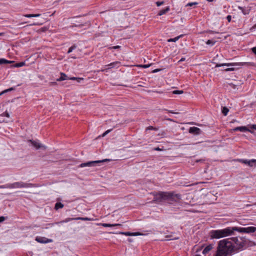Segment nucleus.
I'll use <instances>...</instances> for the list:
<instances>
[{
	"label": "nucleus",
	"instance_id": "40",
	"mask_svg": "<svg viewBox=\"0 0 256 256\" xmlns=\"http://www.w3.org/2000/svg\"><path fill=\"white\" fill-rule=\"evenodd\" d=\"M226 19L228 22H230L231 21V19H232L231 16H230V15L228 16H226Z\"/></svg>",
	"mask_w": 256,
	"mask_h": 256
},
{
	"label": "nucleus",
	"instance_id": "32",
	"mask_svg": "<svg viewBox=\"0 0 256 256\" xmlns=\"http://www.w3.org/2000/svg\"><path fill=\"white\" fill-rule=\"evenodd\" d=\"M74 218H67L65 220H64L63 221H62L60 222V223H62V222H70V221L72 220H75Z\"/></svg>",
	"mask_w": 256,
	"mask_h": 256
},
{
	"label": "nucleus",
	"instance_id": "59",
	"mask_svg": "<svg viewBox=\"0 0 256 256\" xmlns=\"http://www.w3.org/2000/svg\"><path fill=\"white\" fill-rule=\"evenodd\" d=\"M210 32H212V33H214V31H210Z\"/></svg>",
	"mask_w": 256,
	"mask_h": 256
},
{
	"label": "nucleus",
	"instance_id": "28",
	"mask_svg": "<svg viewBox=\"0 0 256 256\" xmlns=\"http://www.w3.org/2000/svg\"><path fill=\"white\" fill-rule=\"evenodd\" d=\"M215 43H216V42H215V41H214V40H208L206 42V44H210V45H211V46H213V45H214V44Z\"/></svg>",
	"mask_w": 256,
	"mask_h": 256
},
{
	"label": "nucleus",
	"instance_id": "39",
	"mask_svg": "<svg viewBox=\"0 0 256 256\" xmlns=\"http://www.w3.org/2000/svg\"><path fill=\"white\" fill-rule=\"evenodd\" d=\"M120 48V46H114L111 47L110 48V49H118V48Z\"/></svg>",
	"mask_w": 256,
	"mask_h": 256
},
{
	"label": "nucleus",
	"instance_id": "60",
	"mask_svg": "<svg viewBox=\"0 0 256 256\" xmlns=\"http://www.w3.org/2000/svg\"><path fill=\"white\" fill-rule=\"evenodd\" d=\"M168 240H174V239H168Z\"/></svg>",
	"mask_w": 256,
	"mask_h": 256
},
{
	"label": "nucleus",
	"instance_id": "35",
	"mask_svg": "<svg viewBox=\"0 0 256 256\" xmlns=\"http://www.w3.org/2000/svg\"><path fill=\"white\" fill-rule=\"evenodd\" d=\"M112 130H108L104 132L102 134V136L104 137L105 136L108 134L110 132H111Z\"/></svg>",
	"mask_w": 256,
	"mask_h": 256
},
{
	"label": "nucleus",
	"instance_id": "16",
	"mask_svg": "<svg viewBox=\"0 0 256 256\" xmlns=\"http://www.w3.org/2000/svg\"><path fill=\"white\" fill-rule=\"evenodd\" d=\"M172 194V192H171ZM173 194V196L172 197H171L170 198L169 200H173V199H174L175 198H176V200H180L181 198V195L180 194H174L172 193Z\"/></svg>",
	"mask_w": 256,
	"mask_h": 256
},
{
	"label": "nucleus",
	"instance_id": "31",
	"mask_svg": "<svg viewBox=\"0 0 256 256\" xmlns=\"http://www.w3.org/2000/svg\"><path fill=\"white\" fill-rule=\"evenodd\" d=\"M229 86L233 89L238 88H237L238 86L232 83L229 84Z\"/></svg>",
	"mask_w": 256,
	"mask_h": 256
},
{
	"label": "nucleus",
	"instance_id": "58",
	"mask_svg": "<svg viewBox=\"0 0 256 256\" xmlns=\"http://www.w3.org/2000/svg\"><path fill=\"white\" fill-rule=\"evenodd\" d=\"M214 0H208V2H212Z\"/></svg>",
	"mask_w": 256,
	"mask_h": 256
},
{
	"label": "nucleus",
	"instance_id": "36",
	"mask_svg": "<svg viewBox=\"0 0 256 256\" xmlns=\"http://www.w3.org/2000/svg\"><path fill=\"white\" fill-rule=\"evenodd\" d=\"M146 130H157V128H154L152 126H150L148 128H146Z\"/></svg>",
	"mask_w": 256,
	"mask_h": 256
},
{
	"label": "nucleus",
	"instance_id": "42",
	"mask_svg": "<svg viewBox=\"0 0 256 256\" xmlns=\"http://www.w3.org/2000/svg\"><path fill=\"white\" fill-rule=\"evenodd\" d=\"M49 84L50 86H54V85L56 84V82H50Z\"/></svg>",
	"mask_w": 256,
	"mask_h": 256
},
{
	"label": "nucleus",
	"instance_id": "20",
	"mask_svg": "<svg viewBox=\"0 0 256 256\" xmlns=\"http://www.w3.org/2000/svg\"><path fill=\"white\" fill-rule=\"evenodd\" d=\"M12 61L8 60L4 58L0 59V64H10L12 63Z\"/></svg>",
	"mask_w": 256,
	"mask_h": 256
},
{
	"label": "nucleus",
	"instance_id": "5",
	"mask_svg": "<svg viewBox=\"0 0 256 256\" xmlns=\"http://www.w3.org/2000/svg\"><path fill=\"white\" fill-rule=\"evenodd\" d=\"M110 159H104L100 160H95V161H91L85 163H82L80 164V167L83 168L85 166H96V164L104 162H106L110 161Z\"/></svg>",
	"mask_w": 256,
	"mask_h": 256
},
{
	"label": "nucleus",
	"instance_id": "43",
	"mask_svg": "<svg viewBox=\"0 0 256 256\" xmlns=\"http://www.w3.org/2000/svg\"><path fill=\"white\" fill-rule=\"evenodd\" d=\"M252 52L256 55V47H254L252 48Z\"/></svg>",
	"mask_w": 256,
	"mask_h": 256
},
{
	"label": "nucleus",
	"instance_id": "33",
	"mask_svg": "<svg viewBox=\"0 0 256 256\" xmlns=\"http://www.w3.org/2000/svg\"><path fill=\"white\" fill-rule=\"evenodd\" d=\"M74 219L76 220H89V218H80V217L76 218Z\"/></svg>",
	"mask_w": 256,
	"mask_h": 256
},
{
	"label": "nucleus",
	"instance_id": "24",
	"mask_svg": "<svg viewBox=\"0 0 256 256\" xmlns=\"http://www.w3.org/2000/svg\"><path fill=\"white\" fill-rule=\"evenodd\" d=\"M172 94H180L184 93V91L182 90H175L172 92Z\"/></svg>",
	"mask_w": 256,
	"mask_h": 256
},
{
	"label": "nucleus",
	"instance_id": "30",
	"mask_svg": "<svg viewBox=\"0 0 256 256\" xmlns=\"http://www.w3.org/2000/svg\"><path fill=\"white\" fill-rule=\"evenodd\" d=\"M76 48V46H75V45H74L72 46L71 47H70L68 49V53H70L71 52L74 50Z\"/></svg>",
	"mask_w": 256,
	"mask_h": 256
},
{
	"label": "nucleus",
	"instance_id": "2",
	"mask_svg": "<svg viewBox=\"0 0 256 256\" xmlns=\"http://www.w3.org/2000/svg\"><path fill=\"white\" fill-rule=\"evenodd\" d=\"M256 230V228L254 226H249L247 228L236 226L228 227L222 230H212L210 232V235L212 238L218 239L234 235L235 231L238 232L240 233H250L254 232Z\"/></svg>",
	"mask_w": 256,
	"mask_h": 256
},
{
	"label": "nucleus",
	"instance_id": "21",
	"mask_svg": "<svg viewBox=\"0 0 256 256\" xmlns=\"http://www.w3.org/2000/svg\"><path fill=\"white\" fill-rule=\"evenodd\" d=\"M236 64L228 63V64H216V67H220L224 66H236Z\"/></svg>",
	"mask_w": 256,
	"mask_h": 256
},
{
	"label": "nucleus",
	"instance_id": "15",
	"mask_svg": "<svg viewBox=\"0 0 256 256\" xmlns=\"http://www.w3.org/2000/svg\"><path fill=\"white\" fill-rule=\"evenodd\" d=\"M170 10V8L168 6L166 7L165 9L160 10L158 14L159 16H162L164 14H165L166 12H168Z\"/></svg>",
	"mask_w": 256,
	"mask_h": 256
},
{
	"label": "nucleus",
	"instance_id": "56",
	"mask_svg": "<svg viewBox=\"0 0 256 256\" xmlns=\"http://www.w3.org/2000/svg\"><path fill=\"white\" fill-rule=\"evenodd\" d=\"M2 35H3V33H0V36H2Z\"/></svg>",
	"mask_w": 256,
	"mask_h": 256
},
{
	"label": "nucleus",
	"instance_id": "10",
	"mask_svg": "<svg viewBox=\"0 0 256 256\" xmlns=\"http://www.w3.org/2000/svg\"><path fill=\"white\" fill-rule=\"evenodd\" d=\"M120 62H115L112 63H110V64L106 65V67H108V68H118L120 66Z\"/></svg>",
	"mask_w": 256,
	"mask_h": 256
},
{
	"label": "nucleus",
	"instance_id": "3",
	"mask_svg": "<svg viewBox=\"0 0 256 256\" xmlns=\"http://www.w3.org/2000/svg\"><path fill=\"white\" fill-rule=\"evenodd\" d=\"M33 186V184L30 183L24 182H16L13 184H7L6 185L0 186V188H30Z\"/></svg>",
	"mask_w": 256,
	"mask_h": 256
},
{
	"label": "nucleus",
	"instance_id": "45",
	"mask_svg": "<svg viewBox=\"0 0 256 256\" xmlns=\"http://www.w3.org/2000/svg\"><path fill=\"white\" fill-rule=\"evenodd\" d=\"M38 242H40V243L45 244V243H47V242H50V241H38Z\"/></svg>",
	"mask_w": 256,
	"mask_h": 256
},
{
	"label": "nucleus",
	"instance_id": "48",
	"mask_svg": "<svg viewBox=\"0 0 256 256\" xmlns=\"http://www.w3.org/2000/svg\"><path fill=\"white\" fill-rule=\"evenodd\" d=\"M185 58H182L179 61H178V62H183L184 60H185Z\"/></svg>",
	"mask_w": 256,
	"mask_h": 256
},
{
	"label": "nucleus",
	"instance_id": "50",
	"mask_svg": "<svg viewBox=\"0 0 256 256\" xmlns=\"http://www.w3.org/2000/svg\"><path fill=\"white\" fill-rule=\"evenodd\" d=\"M40 24L38 23H34L32 24H30V26H36V25H39Z\"/></svg>",
	"mask_w": 256,
	"mask_h": 256
},
{
	"label": "nucleus",
	"instance_id": "1",
	"mask_svg": "<svg viewBox=\"0 0 256 256\" xmlns=\"http://www.w3.org/2000/svg\"><path fill=\"white\" fill-rule=\"evenodd\" d=\"M253 241H220L216 254L214 256H227L238 250L256 246Z\"/></svg>",
	"mask_w": 256,
	"mask_h": 256
},
{
	"label": "nucleus",
	"instance_id": "22",
	"mask_svg": "<svg viewBox=\"0 0 256 256\" xmlns=\"http://www.w3.org/2000/svg\"><path fill=\"white\" fill-rule=\"evenodd\" d=\"M64 207V204H62L61 202H57L55 204V209L58 210L59 208H62Z\"/></svg>",
	"mask_w": 256,
	"mask_h": 256
},
{
	"label": "nucleus",
	"instance_id": "37",
	"mask_svg": "<svg viewBox=\"0 0 256 256\" xmlns=\"http://www.w3.org/2000/svg\"><path fill=\"white\" fill-rule=\"evenodd\" d=\"M150 65H151L150 64H144V65H141L140 66L142 67L143 68H148L150 66Z\"/></svg>",
	"mask_w": 256,
	"mask_h": 256
},
{
	"label": "nucleus",
	"instance_id": "6",
	"mask_svg": "<svg viewBox=\"0 0 256 256\" xmlns=\"http://www.w3.org/2000/svg\"><path fill=\"white\" fill-rule=\"evenodd\" d=\"M242 164L248 165L250 167H253L256 166V160L252 159L250 160L240 159L238 160Z\"/></svg>",
	"mask_w": 256,
	"mask_h": 256
},
{
	"label": "nucleus",
	"instance_id": "55",
	"mask_svg": "<svg viewBox=\"0 0 256 256\" xmlns=\"http://www.w3.org/2000/svg\"><path fill=\"white\" fill-rule=\"evenodd\" d=\"M40 240V238H36V240Z\"/></svg>",
	"mask_w": 256,
	"mask_h": 256
},
{
	"label": "nucleus",
	"instance_id": "47",
	"mask_svg": "<svg viewBox=\"0 0 256 256\" xmlns=\"http://www.w3.org/2000/svg\"><path fill=\"white\" fill-rule=\"evenodd\" d=\"M154 150H158V151H160V150H162V149L158 147V148H154Z\"/></svg>",
	"mask_w": 256,
	"mask_h": 256
},
{
	"label": "nucleus",
	"instance_id": "9",
	"mask_svg": "<svg viewBox=\"0 0 256 256\" xmlns=\"http://www.w3.org/2000/svg\"><path fill=\"white\" fill-rule=\"evenodd\" d=\"M6 116L7 118H10V114L7 112H5L0 115V122H8V120L6 119H2V117Z\"/></svg>",
	"mask_w": 256,
	"mask_h": 256
},
{
	"label": "nucleus",
	"instance_id": "19",
	"mask_svg": "<svg viewBox=\"0 0 256 256\" xmlns=\"http://www.w3.org/2000/svg\"><path fill=\"white\" fill-rule=\"evenodd\" d=\"M182 35H180L178 36H176L174 38H170L168 40V42H176L180 38H181Z\"/></svg>",
	"mask_w": 256,
	"mask_h": 256
},
{
	"label": "nucleus",
	"instance_id": "54",
	"mask_svg": "<svg viewBox=\"0 0 256 256\" xmlns=\"http://www.w3.org/2000/svg\"><path fill=\"white\" fill-rule=\"evenodd\" d=\"M247 64L246 62L242 63V64H241V65H242V66H244V64Z\"/></svg>",
	"mask_w": 256,
	"mask_h": 256
},
{
	"label": "nucleus",
	"instance_id": "51",
	"mask_svg": "<svg viewBox=\"0 0 256 256\" xmlns=\"http://www.w3.org/2000/svg\"><path fill=\"white\" fill-rule=\"evenodd\" d=\"M256 24H254L251 28L250 30H252L253 29H256Z\"/></svg>",
	"mask_w": 256,
	"mask_h": 256
},
{
	"label": "nucleus",
	"instance_id": "26",
	"mask_svg": "<svg viewBox=\"0 0 256 256\" xmlns=\"http://www.w3.org/2000/svg\"><path fill=\"white\" fill-rule=\"evenodd\" d=\"M68 80H77L78 82H80L82 80H83V78H76V77H72L70 78H68Z\"/></svg>",
	"mask_w": 256,
	"mask_h": 256
},
{
	"label": "nucleus",
	"instance_id": "53",
	"mask_svg": "<svg viewBox=\"0 0 256 256\" xmlns=\"http://www.w3.org/2000/svg\"><path fill=\"white\" fill-rule=\"evenodd\" d=\"M168 120H169V121H170V122H174L172 119L171 118H167L166 119Z\"/></svg>",
	"mask_w": 256,
	"mask_h": 256
},
{
	"label": "nucleus",
	"instance_id": "13",
	"mask_svg": "<svg viewBox=\"0 0 256 256\" xmlns=\"http://www.w3.org/2000/svg\"><path fill=\"white\" fill-rule=\"evenodd\" d=\"M122 234H124L126 236H136L144 234H142L138 232H122Z\"/></svg>",
	"mask_w": 256,
	"mask_h": 256
},
{
	"label": "nucleus",
	"instance_id": "41",
	"mask_svg": "<svg viewBox=\"0 0 256 256\" xmlns=\"http://www.w3.org/2000/svg\"><path fill=\"white\" fill-rule=\"evenodd\" d=\"M5 220V218L4 216H0V222H2Z\"/></svg>",
	"mask_w": 256,
	"mask_h": 256
},
{
	"label": "nucleus",
	"instance_id": "52",
	"mask_svg": "<svg viewBox=\"0 0 256 256\" xmlns=\"http://www.w3.org/2000/svg\"><path fill=\"white\" fill-rule=\"evenodd\" d=\"M160 70L159 69H156V70H153V72H159Z\"/></svg>",
	"mask_w": 256,
	"mask_h": 256
},
{
	"label": "nucleus",
	"instance_id": "8",
	"mask_svg": "<svg viewBox=\"0 0 256 256\" xmlns=\"http://www.w3.org/2000/svg\"><path fill=\"white\" fill-rule=\"evenodd\" d=\"M200 130L197 127H191L189 129V132L194 134H200Z\"/></svg>",
	"mask_w": 256,
	"mask_h": 256
},
{
	"label": "nucleus",
	"instance_id": "62",
	"mask_svg": "<svg viewBox=\"0 0 256 256\" xmlns=\"http://www.w3.org/2000/svg\"><path fill=\"white\" fill-rule=\"evenodd\" d=\"M138 86H142V84L138 85Z\"/></svg>",
	"mask_w": 256,
	"mask_h": 256
},
{
	"label": "nucleus",
	"instance_id": "57",
	"mask_svg": "<svg viewBox=\"0 0 256 256\" xmlns=\"http://www.w3.org/2000/svg\"><path fill=\"white\" fill-rule=\"evenodd\" d=\"M2 35H3V33H0V36H2Z\"/></svg>",
	"mask_w": 256,
	"mask_h": 256
},
{
	"label": "nucleus",
	"instance_id": "25",
	"mask_svg": "<svg viewBox=\"0 0 256 256\" xmlns=\"http://www.w3.org/2000/svg\"><path fill=\"white\" fill-rule=\"evenodd\" d=\"M228 111V109L226 107H224L222 109V112L224 116H226Z\"/></svg>",
	"mask_w": 256,
	"mask_h": 256
},
{
	"label": "nucleus",
	"instance_id": "12",
	"mask_svg": "<svg viewBox=\"0 0 256 256\" xmlns=\"http://www.w3.org/2000/svg\"><path fill=\"white\" fill-rule=\"evenodd\" d=\"M68 77L63 72H60V77L56 80L57 81L60 82L68 79Z\"/></svg>",
	"mask_w": 256,
	"mask_h": 256
},
{
	"label": "nucleus",
	"instance_id": "14",
	"mask_svg": "<svg viewBox=\"0 0 256 256\" xmlns=\"http://www.w3.org/2000/svg\"><path fill=\"white\" fill-rule=\"evenodd\" d=\"M212 248V244H210L206 246L204 250H203V254H206L208 253L209 251H210Z\"/></svg>",
	"mask_w": 256,
	"mask_h": 256
},
{
	"label": "nucleus",
	"instance_id": "38",
	"mask_svg": "<svg viewBox=\"0 0 256 256\" xmlns=\"http://www.w3.org/2000/svg\"><path fill=\"white\" fill-rule=\"evenodd\" d=\"M163 4H164V2H162H162H156V4L157 6H158L162 5Z\"/></svg>",
	"mask_w": 256,
	"mask_h": 256
},
{
	"label": "nucleus",
	"instance_id": "29",
	"mask_svg": "<svg viewBox=\"0 0 256 256\" xmlns=\"http://www.w3.org/2000/svg\"><path fill=\"white\" fill-rule=\"evenodd\" d=\"M14 90V88H10L8 89H7V90H4L3 92H2L0 93V96L2 95L3 94L5 93V92H10L12 90Z\"/></svg>",
	"mask_w": 256,
	"mask_h": 256
},
{
	"label": "nucleus",
	"instance_id": "17",
	"mask_svg": "<svg viewBox=\"0 0 256 256\" xmlns=\"http://www.w3.org/2000/svg\"><path fill=\"white\" fill-rule=\"evenodd\" d=\"M238 8L242 10V14L244 15L248 14H249L250 10H245L244 8L238 6Z\"/></svg>",
	"mask_w": 256,
	"mask_h": 256
},
{
	"label": "nucleus",
	"instance_id": "46",
	"mask_svg": "<svg viewBox=\"0 0 256 256\" xmlns=\"http://www.w3.org/2000/svg\"><path fill=\"white\" fill-rule=\"evenodd\" d=\"M251 128L256 130V124H253L251 126Z\"/></svg>",
	"mask_w": 256,
	"mask_h": 256
},
{
	"label": "nucleus",
	"instance_id": "7",
	"mask_svg": "<svg viewBox=\"0 0 256 256\" xmlns=\"http://www.w3.org/2000/svg\"><path fill=\"white\" fill-rule=\"evenodd\" d=\"M29 142L36 149H39L40 148H43L44 150L46 149V146L42 145L37 141L30 140Z\"/></svg>",
	"mask_w": 256,
	"mask_h": 256
},
{
	"label": "nucleus",
	"instance_id": "44",
	"mask_svg": "<svg viewBox=\"0 0 256 256\" xmlns=\"http://www.w3.org/2000/svg\"><path fill=\"white\" fill-rule=\"evenodd\" d=\"M226 71H232V70H234V68H226Z\"/></svg>",
	"mask_w": 256,
	"mask_h": 256
},
{
	"label": "nucleus",
	"instance_id": "63",
	"mask_svg": "<svg viewBox=\"0 0 256 256\" xmlns=\"http://www.w3.org/2000/svg\"><path fill=\"white\" fill-rule=\"evenodd\" d=\"M224 240H228V239H224Z\"/></svg>",
	"mask_w": 256,
	"mask_h": 256
},
{
	"label": "nucleus",
	"instance_id": "27",
	"mask_svg": "<svg viewBox=\"0 0 256 256\" xmlns=\"http://www.w3.org/2000/svg\"><path fill=\"white\" fill-rule=\"evenodd\" d=\"M198 4L196 2H189L186 4V6H196Z\"/></svg>",
	"mask_w": 256,
	"mask_h": 256
},
{
	"label": "nucleus",
	"instance_id": "18",
	"mask_svg": "<svg viewBox=\"0 0 256 256\" xmlns=\"http://www.w3.org/2000/svg\"><path fill=\"white\" fill-rule=\"evenodd\" d=\"M40 14H25L24 16L26 18H36L40 16Z\"/></svg>",
	"mask_w": 256,
	"mask_h": 256
},
{
	"label": "nucleus",
	"instance_id": "49",
	"mask_svg": "<svg viewBox=\"0 0 256 256\" xmlns=\"http://www.w3.org/2000/svg\"><path fill=\"white\" fill-rule=\"evenodd\" d=\"M169 112L172 113V114H178V112H174L171 111V110L169 111Z\"/></svg>",
	"mask_w": 256,
	"mask_h": 256
},
{
	"label": "nucleus",
	"instance_id": "23",
	"mask_svg": "<svg viewBox=\"0 0 256 256\" xmlns=\"http://www.w3.org/2000/svg\"><path fill=\"white\" fill-rule=\"evenodd\" d=\"M102 226L104 227H111V226H120V224H103Z\"/></svg>",
	"mask_w": 256,
	"mask_h": 256
},
{
	"label": "nucleus",
	"instance_id": "4",
	"mask_svg": "<svg viewBox=\"0 0 256 256\" xmlns=\"http://www.w3.org/2000/svg\"><path fill=\"white\" fill-rule=\"evenodd\" d=\"M173 194L167 192H160L154 195L153 201L156 202H162L164 200H169L170 198L172 197Z\"/></svg>",
	"mask_w": 256,
	"mask_h": 256
},
{
	"label": "nucleus",
	"instance_id": "34",
	"mask_svg": "<svg viewBox=\"0 0 256 256\" xmlns=\"http://www.w3.org/2000/svg\"><path fill=\"white\" fill-rule=\"evenodd\" d=\"M24 65V62H21L17 63L16 64V67H21V66H23Z\"/></svg>",
	"mask_w": 256,
	"mask_h": 256
},
{
	"label": "nucleus",
	"instance_id": "11",
	"mask_svg": "<svg viewBox=\"0 0 256 256\" xmlns=\"http://www.w3.org/2000/svg\"><path fill=\"white\" fill-rule=\"evenodd\" d=\"M234 131H240L242 132H246V131H250L246 126H238L236 127L234 129Z\"/></svg>",
	"mask_w": 256,
	"mask_h": 256
},
{
	"label": "nucleus",
	"instance_id": "61",
	"mask_svg": "<svg viewBox=\"0 0 256 256\" xmlns=\"http://www.w3.org/2000/svg\"><path fill=\"white\" fill-rule=\"evenodd\" d=\"M104 70H101V71H102V72H103V71H104Z\"/></svg>",
	"mask_w": 256,
	"mask_h": 256
}]
</instances>
